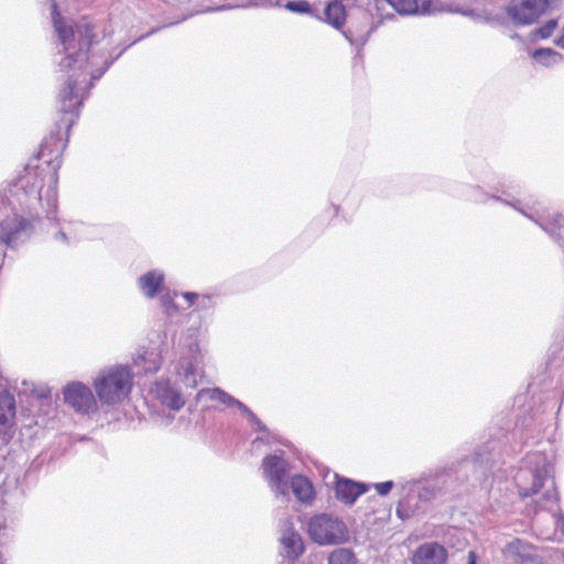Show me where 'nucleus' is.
I'll return each mask as SVG.
<instances>
[{
	"mask_svg": "<svg viewBox=\"0 0 564 564\" xmlns=\"http://www.w3.org/2000/svg\"><path fill=\"white\" fill-rule=\"evenodd\" d=\"M53 25L58 40L55 63L61 72L69 74L58 94L61 118L40 145L37 161L42 162H30L0 196V242L12 249L29 239L32 220H56L59 158L95 82L128 47L155 32L141 35L115 54V48H97L96 25L88 17L80 18L73 28L54 10Z\"/></svg>",
	"mask_w": 564,
	"mask_h": 564,
	"instance_id": "f257e3e1",
	"label": "nucleus"
},
{
	"mask_svg": "<svg viewBox=\"0 0 564 564\" xmlns=\"http://www.w3.org/2000/svg\"><path fill=\"white\" fill-rule=\"evenodd\" d=\"M509 436L502 430L490 431L489 438L476 445L471 451L459 449L458 456L434 473L425 474L427 480L420 484L415 492L425 508L435 501H446L459 495L468 486L482 485L509 455L507 442Z\"/></svg>",
	"mask_w": 564,
	"mask_h": 564,
	"instance_id": "f03ea898",
	"label": "nucleus"
},
{
	"mask_svg": "<svg viewBox=\"0 0 564 564\" xmlns=\"http://www.w3.org/2000/svg\"><path fill=\"white\" fill-rule=\"evenodd\" d=\"M553 458L552 454L542 451L529 453L513 478L520 497L535 496L532 500L534 513L540 510L551 512L555 529L564 534V514L558 508Z\"/></svg>",
	"mask_w": 564,
	"mask_h": 564,
	"instance_id": "7ed1b4c3",
	"label": "nucleus"
},
{
	"mask_svg": "<svg viewBox=\"0 0 564 564\" xmlns=\"http://www.w3.org/2000/svg\"><path fill=\"white\" fill-rule=\"evenodd\" d=\"M134 372L130 366L118 364L101 368L93 380V388L101 405L121 404L131 393Z\"/></svg>",
	"mask_w": 564,
	"mask_h": 564,
	"instance_id": "20e7f679",
	"label": "nucleus"
},
{
	"mask_svg": "<svg viewBox=\"0 0 564 564\" xmlns=\"http://www.w3.org/2000/svg\"><path fill=\"white\" fill-rule=\"evenodd\" d=\"M520 185H509L508 187L505 184H501L495 193H489L485 191L479 185H467L464 187L463 197L475 204H487L488 200H495L501 203L503 205L512 207L514 210L527 217L533 223H541L544 226L547 225L544 218L539 215L536 212L539 203L535 202L532 205L525 204L518 199L512 193L520 194Z\"/></svg>",
	"mask_w": 564,
	"mask_h": 564,
	"instance_id": "39448f33",
	"label": "nucleus"
},
{
	"mask_svg": "<svg viewBox=\"0 0 564 564\" xmlns=\"http://www.w3.org/2000/svg\"><path fill=\"white\" fill-rule=\"evenodd\" d=\"M307 533L318 545H339L350 538L346 523L329 513L313 516L307 523Z\"/></svg>",
	"mask_w": 564,
	"mask_h": 564,
	"instance_id": "423d86ee",
	"label": "nucleus"
},
{
	"mask_svg": "<svg viewBox=\"0 0 564 564\" xmlns=\"http://www.w3.org/2000/svg\"><path fill=\"white\" fill-rule=\"evenodd\" d=\"M261 467L263 476L269 487L276 496L286 497L289 495V480L291 474V463L285 457L282 449L268 454L262 458Z\"/></svg>",
	"mask_w": 564,
	"mask_h": 564,
	"instance_id": "0eeeda50",
	"label": "nucleus"
},
{
	"mask_svg": "<svg viewBox=\"0 0 564 564\" xmlns=\"http://www.w3.org/2000/svg\"><path fill=\"white\" fill-rule=\"evenodd\" d=\"M373 7L380 22L393 19V12L401 15H427L438 10L436 0H373Z\"/></svg>",
	"mask_w": 564,
	"mask_h": 564,
	"instance_id": "6e6552de",
	"label": "nucleus"
},
{
	"mask_svg": "<svg viewBox=\"0 0 564 564\" xmlns=\"http://www.w3.org/2000/svg\"><path fill=\"white\" fill-rule=\"evenodd\" d=\"M550 0H510L505 7L507 17L516 26L531 25L547 13Z\"/></svg>",
	"mask_w": 564,
	"mask_h": 564,
	"instance_id": "1a4fd4ad",
	"label": "nucleus"
},
{
	"mask_svg": "<svg viewBox=\"0 0 564 564\" xmlns=\"http://www.w3.org/2000/svg\"><path fill=\"white\" fill-rule=\"evenodd\" d=\"M382 24L380 17L376 13L373 0H368L367 11L364 12L357 22L350 21L347 30L343 31V35L357 48V55L360 54L364 45L368 42L370 34Z\"/></svg>",
	"mask_w": 564,
	"mask_h": 564,
	"instance_id": "9d476101",
	"label": "nucleus"
},
{
	"mask_svg": "<svg viewBox=\"0 0 564 564\" xmlns=\"http://www.w3.org/2000/svg\"><path fill=\"white\" fill-rule=\"evenodd\" d=\"M204 399L216 401L220 404H224L228 409H237L243 416H246L248 422L258 433L268 432L267 425L262 423V421L256 415V413H253V411H251L245 403L225 390L220 388L200 389L196 393V402L198 403Z\"/></svg>",
	"mask_w": 564,
	"mask_h": 564,
	"instance_id": "9b49d317",
	"label": "nucleus"
},
{
	"mask_svg": "<svg viewBox=\"0 0 564 564\" xmlns=\"http://www.w3.org/2000/svg\"><path fill=\"white\" fill-rule=\"evenodd\" d=\"M63 398L66 404L75 412L84 415H90L98 412V399L91 389L80 382L73 381L63 388Z\"/></svg>",
	"mask_w": 564,
	"mask_h": 564,
	"instance_id": "f8f14e48",
	"label": "nucleus"
},
{
	"mask_svg": "<svg viewBox=\"0 0 564 564\" xmlns=\"http://www.w3.org/2000/svg\"><path fill=\"white\" fill-rule=\"evenodd\" d=\"M423 480H427V478L420 476L419 478L400 482L403 496L400 498L395 509L397 517L400 520L404 521L426 512L427 509L423 502L419 500V496L415 492L416 487L422 484Z\"/></svg>",
	"mask_w": 564,
	"mask_h": 564,
	"instance_id": "ddd939ff",
	"label": "nucleus"
},
{
	"mask_svg": "<svg viewBox=\"0 0 564 564\" xmlns=\"http://www.w3.org/2000/svg\"><path fill=\"white\" fill-rule=\"evenodd\" d=\"M502 555L512 564H535L539 556L530 542L513 538L502 549Z\"/></svg>",
	"mask_w": 564,
	"mask_h": 564,
	"instance_id": "4468645a",
	"label": "nucleus"
},
{
	"mask_svg": "<svg viewBox=\"0 0 564 564\" xmlns=\"http://www.w3.org/2000/svg\"><path fill=\"white\" fill-rule=\"evenodd\" d=\"M153 392L161 404L173 411H180L185 404L184 394L169 379L158 380L154 383Z\"/></svg>",
	"mask_w": 564,
	"mask_h": 564,
	"instance_id": "2eb2a0df",
	"label": "nucleus"
},
{
	"mask_svg": "<svg viewBox=\"0 0 564 564\" xmlns=\"http://www.w3.org/2000/svg\"><path fill=\"white\" fill-rule=\"evenodd\" d=\"M280 542L282 555L290 562H295L304 553L302 536L290 521H285L281 528Z\"/></svg>",
	"mask_w": 564,
	"mask_h": 564,
	"instance_id": "dca6fc26",
	"label": "nucleus"
},
{
	"mask_svg": "<svg viewBox=\"0 0 564 564\" xmlns=\"http://www.w3.org/2000/svg\"><path fill=\"white\" fill-rule=\"evenodd\" d=\"M15 416V400L10 393L0 394V446L12 437V421Z\"/></svg>",
	"mask_w": 564,
	"mask_h": 564,
	"instance_id": "f3484780",
	"label": "nucleus"
},
{
	"mask_svg": "<svg viewBox=\"0 0 564 564\" xmlns=\"http://www.w3.org/2000/svg\"><path fill=\"white\" fill-rule=\"evenodd\" d=\"M368 486L365 482L356 481L345 477H338L335 484V498L344 505L351 506L357 499L366 494Z\"/></svg>",
	"mask_w": 564,
	"mask_h": 564,
	"instance_id": "a211bd4d",
	"label": "nucleus"
},
{
	"mask_svg": "<svg viewBox=\"0 0 564 564\" xmlns=\"http://www.w3.org/2000/svg\"><path fill=\"white\" fill-rule=\"evenodd\" d=\"M447 550L437 542L421 544L413 553L412 564H446Z\"/></svg>",
	"mask_w": 564,
	"mask_h": 564,
	"instance_id": "6ab92c4d",
	"label": "nucleus"
},
{
	"mask_svg": "<svg viewBox=\"0 0 564 564\" xmlns=\"http://www.w3.org/2000/svg\"><path fill=\"white\" fill-rule=\"evenodd\" d=\"M165 274L160 269L150 270L137 279V286L147 299L156 297L164 289Z\"/></svg>",
	"mask_w": 564,
	"mask_h": 564,
	"instance_id": "aec40b11",
	"label": "nucleus"
},
{
	"mask_svg": "<svg viewBox=\"0 0 564 564\" xmlns=\"http://www.w3.org/2000/svg\"><path fill=\"white\" fill-rule=\"evenodd\" d=\"M162 360V350L158 348L143 349L138 351L133 365L138 368V373H155L160 370Z\"/></svg>",
	"mask_w": 564,
	"mask_h": 564,
	"instance_id": "412c9836",
	"label": "nucleus"
},
{
	"mask_svg": "<svg viewBox=\"0 0 564 564\" xmlns=\"http://www.w3.org/2000/svg\"><path fill=\"white\" fill-rule=\"evenodd\" d=\"M198 367L199 357L196 352L180 358L177 373L187 388L195 389L197 387Z\"/></svg>",
	"mask_w": 564,
	"mask_h": 564,
	"instance_id": "4be33fe9",
	"label": "nucleus"
},
{
	"mask_svg": "<svg viewBox=\"0 0 564 564\" xmlns=\"http://www.w3.org/2000/svg\"><path fill=\"white\" fill-rule=\"evenodd\" d=\"M301 502L308 503L314 499L315 492L312 482L302 475H294L289 480V489Z\"/></svg>",
	"mask_w": 564,
	"mask_h": 564,
	"instance_id": "5701e85b",
	"label": "nucleus"
},
{
	"mask_svg": "<svg viewBox=\"0 0 564 564\" xmlns=\"http://www.w3.org/2000/svg\"><path fill=\"white\" fill-rule=\"evenodd\" d=\"M324 21L336 30H340L346 22V9L341 0L329 1L324 9Z\"/></svg>",
	"mask_w": 564,
	"mask_h": 564,
	"instance_id": "b1692460",
	"label": "nucleus"
},
{
	"mask_svg": "<svg viewBox=\"0 0 564 564\" xmlns=\"http://www.w3.org/2000/svg\"><path fill=\"white\" fill-rule=\"evenodd\" d=\"M274 6L283 8L292 13L319 18L314 7L307 0H274Z\"/></svg>",
	"mask_w": 564,
	"mask_h": 564,
	"instance_id": "393cba45",
	"label": "nucleus"
},
{
	"mask_svg": "<svg viewBox=\"0 0 564 564\" xmlns=\"http://www.w3.org/2000/svg\"><path fill=\"white\" fill-rule=\"evenodd\" d=\"M531 57L540 65L551 67L563 62L561 53L551 47H539L531 53Z\"/></svg>",
	"mask_w": 564,
	"mask_h": 564,
	"instance_id": "a878e982",
	"label": "nucleus"
},
{
	"mask_svg": "<svg viewBox=\"0 0 564 564\" xmlns=\"http://www.w3.org/2000/svg\"><path fill=\"white\" fill-rule=\"evenodd\" d=\"M328 564H357L356 554L350 549H336L330 552Z\"/></svg>",
	"mask_w": 564,
	"mask_h": 564,
	"instance_id": "bb28decb",
	"label": "nucleus"
},
{
	"mask_svg": "<svg viewBox=\"0 0 564 564\" xmlns=\"http://www.w3.org/2000/svg\"><path fill=\"white\" fill-rule=\"evenodd\" d=\"M556 28H557V20L550 19L543 25H541L530 32V35H529L530 40L532 42H536L539 40H546L553 34V32Z\"/></svg>",
	"mask_w": 564,
	"mask_h": 564,
	"instance_id": "cd10ccee",
	"label": "nucleus"
},
{
	"mask_svg": "<svg viewBox=\"0 0 564 564\" xmlns=\"http://www.w3.org/2000/svg\"><path fill=\"white\" fill-rule=\"evenodd\" d=\"M216 306V296L214 294L198 293L196 310L200 312L212 311Z\"/></svg>",
	"mask_w": 564,
	"mask_h": 564,
	"instance_id": "c85d7f7f",
	"label": "nucleus"
},
{
	"mask_svg": "<svg viewBox=\"0 0 564 564\" xmlns=\"http://www.w3.org/2000/svg\"><path fill=\"white\" fill-rule=\"evenodd\" d=\"M262 443L265 445H270L272 443L279 442L278 435L272 433L269 429L268 432H262L260 435L256 437L253 443Z\"/></svg>",
	"mask_w": 564,
	"mask_h": 564,
	"instance_id": "c756f323",
	"label": "nucleus"
},
{
	"mask_svg": "<svg viewBox=\"0 0 564 564\" xmlns=\"http://www.w3.org/2000/svg\"><path fill=\"white\" fill-rule=\"evenodd\" d=\"M393 487L394 482L392 480L373 484V488L376 489L377 494L382 497L389 495Z\"/></svg>",
	"mask_w": 564,
	"mask_h": 564,
	"instance_id": "7c9ffc66",
	"label": "nucleus"
},
{
	"mask_svg": "<svg viewBox=\"0 0 564 564\" xmlns=\"http://www.w3.org/2000/svg\"><path fill=\"white\" fill-rule=\"evenodd\" d=\"M178 295L182 296L187 302L188 307H191V306L196 307V303H197V299H198L197 292L186 291V292L175 293V296H178Z\"/></svg>",
	"mask_w": 564,
	"mask_h": 564,
	"instance_id": "2f4dec72",
	"label": "nucleus"
},
{
	"mask_svg": "<svg viewBox=\"0 0 564 564\" xmlns=\"http://www.w3.org/2000/svg\"><path fill=\"white\" fill-rule=\"evenodd\" d=\"M478 561H479V556L476 553V551H474V550L468 551L466 564H478Z\"/></svg>",
	"mask_w": 564,
	"mask_h": 564,
	"instance_id": "473e14b6",
	"label": "nucleus"
},
{
	"mask_svg": "<svg viewBox=\"0 0 564 564\" xmlns=\"http://www.w3.org/2000/svg\"><path fill=\"white\" fill-rule=\"evenodd\" d=\"M115 33V29L112 28V24L109 23L108 25H105L102 28V39L109 37Z\"/></svg>",
	"mask_w": 564,
	"mask_h": 564,
	"instance_id": "72a5a7b5",
	"label": "nucleus"
},
{
	"mask_svg": "<svg viewBox=\"0 0 564 564\" xmlns=\"http://www.w3.org/2000/svg\"><path fill=\"white\" fill-rule=\"evenodd\" d=\"M554 44L564 50V30H562V34L555 37Z\"/></svg>",
	"mask_w": 564,
	"mask_h": 564,
	"instance_id": "f704fd0d",
	"label": "nucleus"
},
{
	"mask_svg": "<svg viewBox=\"0 0 564 564\" xmlns=\"http://www.w3.org/2000/svg\"><path fill=\"white\" fill-rule=\"evenodd\" d=\"M55 239L56 240H61L63 242H67V236L64 231L62 230H58L56 234H55Z\"/></svg>",
	"mask_w": 564,
	"mask_h": 564,
	"instance_id": "c9c22d12",
	"label": "nucleus"
},
{
	"mask_svg": "<svg viewBox=\"0 0 564 564\" xmlns=\"http://www.w3.org/2000/svg\"><path fill=\"white\" fill-rule=\"evenodd\" d=\"M163 304H164L165 306H166V305H170V306H171V307H173V308H175V307H176V306H175V304H174L172 301H170V300L167 301V300L163 299Z\"/></svg>",
	"mask_w": 564,
	"mask_h": 564,
	"instance_id": "e433bc0d",
	"label": "nucleus"
},
{
	"mask_svg": "<svg viewBox=\"0 0 564 564\" xmlns=\"http://www.w3.org/2000/svg\"><path fill=\"white\" fill-rule=\"evenodd\" d=\"M282 564H294V562H290L289 560H285Z\"/></svg>",
	"mask_w": 564,
	"mask_h": 564,
	"instance_id": "4c0bfd02",
	"label": "nucleus"
},
{
	"mask_svg": "<svg viewBox=\"0 0 564 564\" xmlns=\"http://www.w3.org/2000/svg\"><path fill=\"white\" fill-rule=\"evenodd\" d=\"M333 207H334V209H335V213L337 214V213H338V208H339V207H338V206H336V205H333Z\"/></svg>",
	"mask_w": 564,
	"mask_h": 564,
	"instance_id": "58836bf2",
	"label": "nucleus"
},
{
	"mask_svg": "<svg viewBox=\"0 0 564 564\" xmlns=\"http://www.w3.org/2000/svg\"><path fill=\"white\" fill-rule=\"evenodd\" d=\"M470 13H471V11H467V12H465L464 14H465V15H470Z\"/></svg>",
	"mask_w": 564,
	"mask_h": 564,
	"instance_id": "ea45409f",
	"label": "nucleus"
},
{
	"mask_svg": "<svg viewBox=\"0 0 564 564\" xmlns=\"http://www.w3.org/2000/svg\"><path fill=\"white\" fill-rule=\"evenodd\" d=\"M514 39H520L519 34L513 35Z\"/></svg>",
	"mask_w": 564,
	"mask_h": 564,
	"instance_id": "a19ab883",
	"label": "nucleus"
}]
</instances>
